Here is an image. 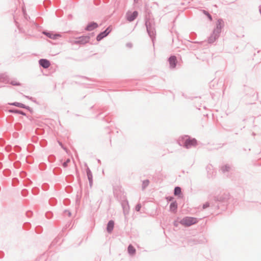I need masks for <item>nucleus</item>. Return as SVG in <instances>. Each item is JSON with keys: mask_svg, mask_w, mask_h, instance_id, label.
Listing matches in <instances>:
<instances>
[{"mask_svg": "<svg viewBox=\"0 0 261 261\" xmlns=\"http://www.w3.org/2000/svg\"><path fill=\"white\" fill-rule=\"evenodd\" d=\"M179 144L180 146L188 149L196 146L197 145V141L195 138L186 135L180 138Z\"/></svg>", "mask_w": 261, "mask_h": 261, "instance_id": "f257e3e1", "label": "nucleus"}, {"mask_svg": "<svg viewBox=\"0 0 261 261\" xmlns=\"http://www.w3.org/2000/svg\"><path fill=\"white\" fill-rule=\"evenodd\" d=\"M246 94L243 97V100L246 105H251L254 103L257 99L256 91L250 88L247 87L246 89Z\"/></svg>", "mask_w": 261, "mask_h": 261, "instance_id": "f03ea898", "label": "nucleus"}, {"mask_svg": "<svg viewBox=\"0 0 261 261\" xmlns=\"http://www.w3.org/2000/svg\"><path fill=\"white\" fill-rule=\"evenodd\" d=\"M145 25L146 28L147 34L153 42L156 35L155 22L154 19L145 20Z\"/></svg>", "mask_w": 261, "mask_h": 261, "instance_id": "7ed1b4c3", "label": "nucleus"}, {"mask_svg": "<svg viewBox=\"0 0 261 261\" xmlns=\"http://www.w3.org/2000/svg\"><path fill=\"white\" fill-rule=\"evenodd\" d=\"M229 194L228 193H224L214 197V201L216 204H218L219 207L221 205L225 206L227 204L228 200L229 199Z\"/></svg>", "mask_w": 261, "mask_h": 261, "instance_id": "20e7f679", "label": "nucleus"}, {"mask_svg": "<svg viewBox=\"0 0 261 261\" xmlns=\"http://www.w3.org/2000/svg\"><path fill=\"white\" fill-rule=\"evenodd\" d=\"M198 222V219L196 218L192 217H185L179 221V223L181 225L189 227L192 225L195 224Z\"/></svg>", "mask_w": 261, "mask_h": 261, "instance_id": "39448f33", "label": "nucleus"}, {"mask_svg": "<svg viewBox=\"0 0 261 261\" xmlns=\"http://www.w3.org/2000/svg\"><path fill=\"white\" fill-rule=\"evenodd\" d=\"M206 242V239L202 235L196 237H192L188 240V243L190 246L203 244Z\"/></svg>", "mask_w": 261, "mask_h": 261, "instance_id": "423d86ee", "label": "nucleus"}, {"mask_svg": "<svg viewBox=\"0 0 261 261\" xmlns=\"http://www.w3.org/2000/svg\"><path fill=\"white\" fill-rule=\"evenodd\" d=\"M112 27L111 25H109L106 28L105 30L100 32L96 36V40L100 41L104 38L106 37L112 31Z\"/></svg>", "mask_w": 261, "mask_h": 261, "instance_id": "0eeeda50", "label": "nucleus"}, {"mask_svg": "<svg viewBox=\"0 0 261 261\" xmlns=\"http://www.w3.org/2000/svg\"><path fill=\"white\" fill-rule=\"evenodd\" d=\"M90 39V36L83 35L76 38L75 40L73 42V43L75 44H85L89 42Z\"/></svg>", "mask_w": 261, "mask_h": 261, "instance_id": "6e6552de", "label": "nucleus"}, {"mask_svg": "<svg viewBox=\"0 0 261 261\" xmlns=\"http://www.w3.org/2000/svg\"><path fill=\"white\" fill-rule=\"evenodd\" d=\"M224 27V21L222 18H219L216 23V26L213 31L217 34L220 35L222 28Z\"/></svg>", "mask_w": 261, "mask_h": 261, "instance_id": "1a4fd4ad", "label": "nucleus"}, {"mask_svg": "<svg viewBox=\"0 0 261 261\" xmlns=\"http://www.w3.org/2000/svg\"><path fill=\"white\" fill-rule=\"evenodd\" d=\"M138 16V12L134 11L133 12L128 11L126 13L125 17L126 20L129 22L133 21Z\"/></svg>", "mask_w": 261, "mask_h": 261, "instance_id": "9d476101", "label": "nucleus"}, {"mask_svg": "<svg viewBox=\"0 0 261 261\" xmlns=\"http://www.w3.org/2000/svg\"><path fill=\"white\" fill-rule=\"evenodd\" d=\"M168 61L169 64V67L170 69H174L177 63V58L174 55H171L168 59Z\"/></svg>", "mask_w": 261, "mask_h": 261, "instance_id": "9b49d317", "label": "nucleus"}, {"mask_svg": "<svg viewBox=\"0 0 261 261\" xmlns=\"http://www.w3.org/2000/svg\"><path fill=\"white\" fill-rule=\"evenodd\" d=\"M38 63L39 66L44 69L48 68L51 65L50 62L46 59H40Z\"/></svg>", "mask_w": 261, "mask_h": 261, "instance_id": "f8f14e48", "label": "nucleus"}, {"mask_svg": "<svg viewBox=\"0 0 261 261\" xmlns=\"http://www.w3.org/2000/svg\"><path fill=\"white\" fill-rule=\"evenodd\" d=\"M85 166L87 167V168L86 169V174H87V178H88V180H89V186H90V187H92V185H93V176H92V172H91V170L90 169V168L88 167L87 164L86 163L85 164Z\"/></svg>", "mask_w": 261, "mask_h": 261, "instance_id": "ddd939ff", "label": "nucleus"}, {"mask_svg": "<svg viewBox=\"0 0 261 261\" xmlns=\"http://www.w3.org/2000/svg\"><path fill=\"white\" fill-rule=\"evenodd\" d=\"M98 27V24L94 21L89 22L85 27V30L87 31H92Z\"/></svg>", "mask_w": 261, "mask_h": 261, "instance_id": "4468645a", "label": "nucleus"}, {"mask_svg": "<svg viewBox=\"0 0 261 261\" xmlns=\"http://www.w3.org/2000/svg\"><path fill=\"white\" fill-rule=\"evenodd\" d=\"M208 207H211L212 209H219V205L218 204H216L214 202L211 201V202H206L204 203L202 205V208L205 209Z\"/></svg>", "mask_w": 261, "mask_h": 261, "instance_id": "2eb2a0df", "label": "nucleus"}, {"mask_svg": "<svg viewBox=\"0 0 261 261\" xmlns=\"http://www.w3.org/2000/svg\"><path fill=\"white\" fill-rule=\"evenodd\" d=\"M121 206L123 208V214L125 216L128 214L129 206L127 200H123L121 202Z\"/></svg>", "mask_w": 261, "mask_h": 261, "instance_id": "dca6fc26", "label": "nucleus"}, {"mask_svg": "<svg viewBox=\"0 0 261 261\" xmlns=\"http://www.w3.org/2000/svg\"><path fill=\"white\" fill-rule=\"evenodd\" d=\"M220 35L219 34H217L216 32L215 33L214 31H213L207 39L208 43L210 44L214 43L219 37Z\"/></svg>", "mask_w": 261, "mask_h": 261, "instance_id": "f3484780", "label": "nucleus"}, {"mask_svg": "<svg viewBox=\"0 0 261 261\" xmlns=\"http://www.w3.org/2000/svg\"><path fill=\"white\" fill-rule=\"evenodd\" d=\"M8 112H9L10 113L18 114L22 115L23 116H27V118H28L30 120H32L31 117L30 118L27 115V114L25 112H24L23 111H22L21 110H18V109H15V108H12V109H10L8 110Z\"/></svg>", "mask_w": 261, "mask_h": 261, "instance_id": "a211bd4d", "label": "nucleus"}, {"mask_svg": "<svg viewBox=\"0 0 261 261\" xmlns=\"http://www.w3.org/2000/svg\"><path fill=\"white\" fill-rule=\"evenodd\" d=\"M43 34L47 37L54 40L61 37L60 34L57 33L54 34L51 32H44Z\"/></svg>", "mask_w": 261, "mask_h": 261, "instance_id": "6ab92c4d", "label": "nucleus"}, {"mask_svg": "<svg viewBox=\"0 0 261 261\" xmlns=\"http://www.w3.org/2000/svg\"><path fill=\"white\" fill-rule=\"evenodd\" d=\"M115 222L113 220H110L107 225V231L109 233H112L114 227Z\"/></svg>", "mask_w": 261, "mask_h": 261, "instance_id": "aec40b11", "label": "nucleus"}, {"mask_svg": "<svg viewBox=\"0 0 261 261\" xmlns=\"http://www.w3.org/2000/svg\"><path fill=\"white\" fill-rule=\"evenodd\" d=\"M173 193L175 196H178L179 198L183 197V195L181 192V188L179 186H176L174 188Z\"/></svg>", "mask_w": 261, "mask_h": 261, "instance_id": "412c9836", "label": "nucleus"}, {"mask_svg": "<svg viewBox=\"0 0 261 261\" xmlns=\"http://www.w3.org/2000/svg\"><path fill=\"white\" fill-rule=\"evenodd\" d=\"M151 19H154V18L151 10L149 9H146L145 10V21Z\"/></svg>", "mask_w": 261, "mask_h": 261, "instance_id": "4be33fe9", "label": "nucleus"}, {"mask_svg": "<svg viewBox=\"0 0 261 261\" xmlns=\"http://www.w3.org/2000/svg\"><path fill=\"white\" fill-rule=\"evenodd\" d=\"M178 207L177 202L176 201H172L169 206L170 211L173 213H175L177 212Z\"/></svg>", "mask_w": 261, "mask_h": 261, "instance_id": "5701e85b", "label": "nucleus"}, {"mask_svg": "<svg viewBox=\"0 0 261 261\" xmlns=\"http://www.w3.org/2000/svg\"><path fill=\"white\" fill-rule=\"evenodd\" d=\"M127 252L130 256H133L136 254V250L132 244H129L127 247Z\"/></svg>", "mask_w": 261, "mask_h": 261, "instance_id": "b1692460", "label": "nucleus"}, {"mask_svg": "<svg viewBox=\"0 0 261 261\" xmlns=\"http://www.w3.org/2000/svg\"><path fill=\"white\" fill-rule=\"evenodd\" d=\"M0 82L8 83L9 82V76L6 73L0 74Z\"/></svg>", "mask_w": 261, "mask_h": 261, "instance_id": "393cba45", "label": "nucleus"}, {"mask_svg": "<svg viewBox=\"0 0 261 261\" xmlns=\"http://www.w3.org/2000/svg\"><path fill=\"white\" fill-rule=\"evenodd\" d=\"M230 169H231L230 166L228 164H226L224 165H222L221 167L220 170L223 174H225L226 173L229 172Z\"/></svg>", "mask_w": 261, "mask_h": 261, "instance_id": "a878e982", "label": "nucleus"}, {"mask_svg": "<svg viewBox=\"0 0 261 261\" xmlns=\"http://www.w3.org/2000/svg\"><path fill=\"white\" fill-rule=\"evenodd\" d=\"M8 105H9L10 106L17 107L18 108H23V109L24 108L25 106L24 104L21 103V102H10V103H8Z\"/></svg>", "mask_w": 261, "mask_h": 261, "instance_id": "bb28decb", "label": "nucleus"}, {"mask_svg": "<svg viewBox=\"0 0 261 261\" xmlns=\"http://www.w3.org/2000/svg\"><path fill=\"white\" fill-rule=\"evenodd\" d=\"M212 167V166L211 165L207 166L206 167V170H207L208 178H212L213 177V176L215 175V174H214V172L213 171L212 172H211Z\"/></svg>", "mask_w": 261, "mask_h": 261, "instance_id": "cd10ccee", "label": "nucleus"}, {"mask_svg": "<svg viewBox=\"0 0 261 261\" xmlns=\"http://www.w3.org/2000/svg\"><path fill=\"white\" fill-rule=\"evenodd\" d=\"M62 170L60 167H55L53 169V173L55 175H59L62 173Z\"/></svg>", "mask_w": 261, "mask_h": 261, "instance_id": "c85d7f7f", "label": "nucleus"}, {"mask_svg": "<svg viewBox=\"0 0 261 261\" xmlns=\"http://www.w3.org/2000/svg\"><path fill=\"white\" fill-rule=\"evenodd\" d=\"M65 180L68 182H71L74 180V176L72 175H68L66 176Z\"/></svg>", "mask_w": 261, "mask_h": 261, "instance_id": "c756f323", "label": "nucleus"}, {"mask_svg": "<svg viewBox=\"0 0 261 261\" xmlns=\"http://www.w3.org/2000/svg\"><path fill=\"white\" fill-rule=\"evenodd\" d=\"M149 184V180L148 179H145L143 181L142 185V190H144L147 188Z\"/></svg>", "mask_w": 261, "mask_h": 261, "instance_id": "7c9ffc66", "label": "nucleus"}, {"mask_svg": "<svg viewBox=\"0 0 261 261\" xmlns=\"http://www.w3.org/2000/svg\"><path fill=\"white\" fill-rule=\"evenodd\" d=\"M57 203V200L54 197L50 198L49 200V203L51 205H55Z\"/></svg>", "mask_w": 261, "mask_h": 261, "instance_id": "2f4dec72", "label": "nucleus"}, {"mask_svg": "<svg viewBox=\"0 0 261 261\" xmlns=\"http://www.w3.org/2000/svg\"><path fill=\"white\" fill-rule=\"evenodd\" d=\"M47 167L46 164L44 163H41L39 165V168L41 170H45Z\"/></svg>", "mask_w": 261, "mask_h": 261, "instance_id": "473e14b6", "label": "nucleus"}, {"mask_svg": "<svg viewBox=\"0 0 261 261\" xmlns=\"http://www.w3.org/2000/svg\"><path fill=\"white\" fill-rule=\"evenodd\" d=\"M203 14L206 15L207 17V18L210 20L212 21L213 20L212 16L206 11L203 10Z\"/></svg>", "mask_w": 261, "mask_h": 261, "instance_id": "72a5a7b5", "label": "nucleus"}, {"mask_svg": "<svg viewBox=\"0 0 261 261\" xmlns=\"http://www.w3.org/2000/svg\"><path fill=\"white\" fill-rule=\"evenodd\" d=\"M17 158L16 154L14 153H11L9 155V158L10 160L13 161L16 160Z\"/></svg>", "mask_w": 261, "mask_h": 261, "instance_id": "f704fd0d", "label": "nucleus"}, {"mask_svg": "<svg viewBox=\"0 0 261 261\" xmlns=\"http://www.w3.org/2000/svg\"><path fill=\"white\" fill-rule=\"evenodd\" d=\"M81 196L79 195L78 193L76 195L75 198V204L76 205L79 206L80 204V200H81Z\"/></svg>", "mask_w": 261, "mask_h": 261, "instance_id": "c9c22d12", "label": "nucleus"}, {"mask_svg": "<svg viewBox=\"0 0 261 261\" xmlns=\"http://www.w3.org/2000/svg\"><path fill=\"white\" fill-rule=\"evenodd\" d=\"M26 161L28 163L32 164L34 161V159L31 155H28L26 158Z\"/></svg>", "mask_w": 261, "mask_h": 261, "instance_id": "e433bc0d", "label": "nucleus"}, {"mask_svg": "<svg viewBox=\"0 0 261 261\" xmlns=\"http://www.w3.org/2000/svg\"><path fill=\"white\" fill-rule=\"evenodd\" d=\"M34 145L32 144H29L27 146V150L30 152H32L34 150Z\"/></svg>", "mask_w": 261, "mask_h": 261, "instance_id": "4c0bfd02", "label": "nucleus"}, {"mask_svg": "<svg viewBox=\"0 0 261 261\" xmlns=\"http://www.w3.org/2000/svg\"><path fill=\"white\" fill-rule=\"evenodd\" d=\"M31 226V224L29 222L24 223L23 225V228L25 230H29Z\"/></svg>", "mask_w": 261, "mask_h": 261, "instance_id": "58836bf2", "label": "nucleus"}, {"mask_svg": "<svg viewBox=\"0 0 261 261\" xmlns=\"http://www.w3.org/2000/svg\"><path fill=\"white\" fill-rule=\"evenodd\" d=\"M41 188L43 190L47 191L49 189V185L47 183H44L42 184Z\"/></svg>", "mask_w": 261, "mask_h": 261, "instance_id": "ea45409f", "label": "nucleus"}, {"mask_svg": "<svg viewBox=\"0 0 261 261\" xmlns=\"http://www.w3.org/2000/svg\"><path fill=\"white\" fill-rule=\"evenodd\" d=\"M21 162L19 161H17L15 162L13 164L14 167L16 169L19 168L21 166Z\"/></svg>", "mask_w": 261, "mask_h": 261, "instance_id": "a19ab883", "label": "nucleus"}, {"mask_svg": "<svg viewBox=\"0 0 261 261\" xmlns=\"http://www.w3.org/2000/svg\"><path fill=\"white\" fill-rule=\"evenodd\" d=\"M48 160L49 162L50 163H53L56 160V157L55 155H49L48 156Z\"/></svg>", "mask_w": 261, "mask_h": 261, "instance_id": "79ce46f5", "label": "nucleus"}, {"mask_svg": "<svg viewBox=\"0 0 261 261\" xmlns=\"http://www.w3.org/2000/svg\"><path fill=\"white\" fill-rule=\"evenodd\" d=\"M8 83H10L11 85L15 86H20L21 85V84L19 82H17L15 81H11V82L9 81V82Z\"/></svg>", "mask_w": 261, "mask_h": 261, "instance_id": "37998d69", "label": "nucleus"}, {"mask_svg": "<svg viewBox=\"0 0 261 261\" xmlns=\"http://www.w3.org/2000/svg\"><path fill=\"white\" fill-rule=\"evenodd\" d=\"M53 213L50 211L47 212L45 213V217L47 219H50L53 217Z\"/></svg>", "mask_w": 261, "mask_h": 261, "instance_id": "c03bdc74", "label": "nucleus"}, {"mask_svg": "<svg viewBox=\"0 0 261 261\" xmlns=\"http://www.w3.org/2000/svg\"><path fill=\"white\" fill-rule=\"evenodd\" d=\"M32 192L34 195H37L39 192V189L37 187H34L32 189Z\"/></svg>", "mask_w": 261, "mask_h": 261, "instance_id": "a18cd8bd", "label": "nucleus"}, {"mask_svg": "<svg viewBox=\"0 0 261 261\" xmlns=\"http://www.w3.org/2000/svg\"><path fill=\"white\" fill-rule=\"evenodd\" d=\"M43 228L41 226H37L35 228V231L37 233H40L42 232Z\"/></svg>", "mask_w": 261, "mask_h": 261, "instance_id": "49530a36", "label": "nucleus"}, {"mask_svg": "<svg viewBox=\"0 0 261 261\" xmlns=\"http://www.w3.org/2000/svg\"><path fill=\"white\" fill-rule=\"evenodd\" d=\"M25 97L27 98V99L32 101L33 102L37 103V104H38V102L34 98H33V97H31V96H27V95H24Z\"/></svg>", "mask_w": 261, "mask_h": 261, "instance_id": "de8ad7c7", "label": "nucleus"}, {"mask_svg": "<svg viewBox=\"0 0 261 261\" xmlns=\"http://www.w3.org/2000/svg\"><path fill=\"white\" fill-rule=\"evenodd\" d=\"M65 190L67 193H70L72 191L73 189L71 186H67L66 187Z\"/></svg>", "mask_w": 261, "mask_h": 261, "instance_id": "09e8293b", "label": "nucleus"}, {"mask_svg": "<svg viewBox=\"0 0 261 261\" xmlns=\"http://www.w3.org/2000/svg\"><path fill=\"white\" fill-rule=\"evenodd\" d=\"M21 194L23 196L25 197L28 195L29 191L28 190L24 189L22 190V191L21 192Z\"/></svg>", "mask_w": 261, "mask_h": 261, "instance_id": "8fccbe9b", "label": "nucleus"}, {"mask_svg": "<svg viewBox=\"0 0 261 261\" xmlns=\"http://www.w3.org/2000/svg\"><path fill=\"white\" fill-rule=\"evenodd\" d=\"M56 14L58 17H61L63 14V11L62 10H58L56 12Z\"/></svg>", "mask_w": 261, "mask_h": 261, "instance_id": "3c124183", "label": "nucleus"}, {"mask_svg": "<svg viewBox=\"0 0 261 261\" xmlns=\"http://www.w3.org/2000/svg\"><path fill=\"white\" fill-rule=\"evenodd\" d=\"M196 36H197V35L195 32H191L189 35L190 38L192 40L195 39L196 38Z\"/></svg>", "mask_w": 261, "mask_h": 261, "instance_id": "603ef678", "label": "nucleus"}, {"mask_svg": "<svg viewBox=\"0 0 261 261\" xmlns=\"http://www.w3.org/2000/svg\"><path fill=\"white\" fill-rule=\"evenodd\" d=\"M70 160L69 159H67L63 164L62 166L64 168H66L68 166V164L70 163Z\"/></svg>", "mask_w": 261, "mask_h": 261, "instance_id": "864d4df0", "label": "nucleus"}, {"mask_svg": "<svg viewBox=\"0 0 261 261\" xmlns=\"http://www.w3.org/2000/svg\"><path fill=\"white\" fill-rule=\"evenodd\" d=\"M47 141L46 140H44V139H43L42 140H41L40 142V145L42 146V147H45L47 145Z\"/></svg>", "mask_w": 261, "mask_h": 261, "instance_id": "5fc2aeb1", "label": "nucleus"}, {"mask_svg": "<svg viewBox=\"0 0 261 261\" xmlns=\"http://www.w3.org/2000/svg\"><path fill=\"white\" fill-rule=\"evenodd\" d=\"M71 225V222H68L65 226L62 228V231L64 232L65 231L68 227H70Z\"/></svg>", "mask_w": 261, "mask_h": 261, "instance_id": "6e6d98bb", "label": "nucleus"}, {"mask_svg": "<svg viewBox=\"0 0 261 261\" xmlns=\"http://www.w3.org/2000/svg\"><path fill=\"white\" fill-rule=\"evenodd\" d=\"M141 208V203H137L136 204V206H135V210L137 212H140Z\"/></svg>", "mask_w": 261, "mask_h": 261, "instance_id": "4d7b16f0", "label": "nucleus"}, {"mask_svg": "<svg viewBox=\"0 0 261 261\" xmlns=\"http://www.w3.org/2000/svg\"><path fill=\"white\" fill-rule=\"evenodd\" d=\"M14 150L15 151L19 152L21 151V148L18 145H15L14 147Z\"/></svg>", "mask_w": 261, "mask_h": 261, "instance_id": "13d9d810", "label": "nucleus"}, {"mask_svg": "<svg viewBox=\"0 0 261 261\" xmlns=\"http://www.w3.org/2000/svg\"><path fill=\"white\" fill-rule=\"evenodd\" d=\"M23 15L24 19H26L27 20H28V19L30 18V16L28 15L25 10H23Z\"/></svg>", "mask_w": 261, "mask_h": 261, "instance_id": "bf43d9fd", "label": "nucleus"}, {"mask_svg": "<svg viewBox=\"0 0 261 261\" xmlns=\"http://www.w3.org/2000/svg\"><path fill=\"white\" fill-rule=\"evenodd\" d=\"M58 143L59 144V145L62 148H63L66 152H67V148L66 147H65L63 144H62V142H61L60 141H58Z\"/></svg>", "mask_w": 261, "mask_h": 261, "instance_id": "052dcab7", "label": "nucleus"}, {"mask_svg": "<svg viewBox=\"0 0 261 261\" xmlns=\"http://www.w3.org/2000/svg\"><path fill=\"white\" fill-rule=\"evenodd\" d=\"M43 4L45 7L48 6L50 5L51 2L49 0H45L43 2Z\"/></svg>", "mask_w": 261, "mask_h": 261, "instance_id": "680f3d73", "label": "nucleus"}, {"mask_svg": "<svg viewBox=\"0 0 261 261\" xmlns=\"http://www.w3.org/2000/svg\"><path fill=\"white\" fill-rule=\"evenodd\" d=\"M70 202V199L68 198H66L63 201L64 204L66 205L69 204Z\"/></svg>", "mask_w": 261, "mask_h": 261, "instance_id": "e2e57ef3", "label": "nucleus"}, {"mask_svg": "<svg viewBox=\"0 0 261 261\" xmlns=\"http://www.w3.org/2000/svg\"><path fill=\"white\" fill-rule=\"evenodd\" d=\"M33 215V212L32 211H28L26 212V216L28 217H31Z\"/></svg>", "mask_w": 261, "mask_h": 261, "instance_id": "0e129e2a", "label": "nucleus"}, {"mask_svg": "<svg viewBox=\"0 0 261 261\" xmlns=\"http://www.w3.org/2000/svg\"><path fill=\"white\" fill-rule=\"evenodd\" d=\"M24 109L28 110L31 113H33V109L31 108H30V107L28 106L25 105Z\"/></svg>", "mask_w": 261, "mask_h": 261, "instance_id": "69168bd1", "label": "nucleus"}, {"mask_svg": "<svg viewBox=\"0 0 261 261\" xmlns=\"http://www.w3.org/2000/svg\"><path fill=\"white\" fill-rule=\"evenodd\" d=\"M166 199L168 202L172 201L174 199V197L173 196H167Z\"/></svg>", "mask_w": 261, "mask_h": 261, "instance_id": "338daca9", "label": "nucleus"}, {"mask_svg": "<svg viewBox=\"0 0 261 261\" xmlns=\"http://www.w3.org/2000/svg\"><path fill=\"white\" fill-rule=\"evenodd\" d=\"M11 148H12L11 146L9 145H7L6 146L5 150L7 152H10L11 150Z\"/></svg>", "mask_w": 261, "mask_h": 261, "instance_id": "774afa93", "label": "nucleus"}]
</instances>
